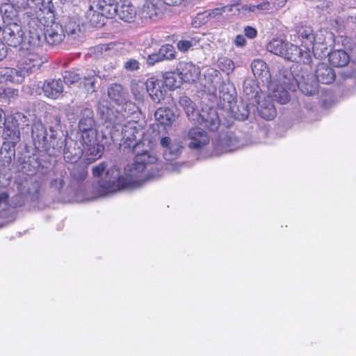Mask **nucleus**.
I'll list each match as a JSON object with an SVG mask.
<instances>
[{"mask_svg":"<svg viewBox=\"0 0 356 356\" xmlns=\"http://www.w3.org/2000/svg\"><path fill=\"white\" fill-rule=\"evenodd\" d=\"M182 74L188 79V81H194L200 73L197 67L192 63H186L185 68L183 70Z\"/></svg>","mask_w":356,"mask_h":356,"instance_id":"obj_36","label":"nucleus"},{"mask_svg":"<svg viewBox=\"0 0 356 356\" xmlns=\"http://www.w3.org/2000/svg\"><path fill=\"white\" fill-rule=\"evenodd\" d=\"M44 4V0H26V6L33 13L42 8Z\"/></svg>","mask_w":356,"mask_h":356,"instance_id":"obj_42","label":"nucleus"},{"mask_svg":"<svg viewBox=\"0 0 356 356\" xmlns=\"http://www.w3.org/2000/svg\"><path fill=\"white\" fill-rule=\"evenodd\" d=\"M298 87L301 91L307 95H312L317 91V84L316 83L310 86L306 83H300Z\"/></svg>","mask_w":356,"mask_h":356,"instance_id":"obj_40","label":"nucleus"},{"mask_svg":"<svg viewBox=\"0 0 356 356\" xmlns=\"http://www.w3.org/2000/svg\"><path fill=\"white\" fill-rule=\"evenodd\" d=\"M257 30L252 26H246V38H254L257 36Z\"/></svg>","mask_w":356,"mask_h":356,"instance_id":"obj_51","label":"nucleus"},{"mask_svg":"<svg viewBox=\"0 0 356 356\" xmlns=\"http://www.w3.org/2000/svg\"><path fill=\"white\" fill-rule=\"evenodd\" d=\"M96 73L93 70H88L83 79L84 88L89 92L96 91L95 88Z\"/></svg>","mask_w":356,"mask_h":356,"instance_id":"obj_31","label":"nucleus"},{"mask_svg":"<svg viewBox=\"0 0 356 356\" xmlns=\"http://www.w3.org/2000/svg\"><path fill=\"white\" fill-rule=\"evenodd\" d=\"M64 36L63 29L58 24H50L45 29L42 26H31L29 23L28 38L30 46L33 47H41L44 41L50 45L58 44Z\"/></svg>","mask_w":356,"mask_h":356,"instance_id":"obj_3","label":"nucleus"},{"mask_svg":"<svg viewBox=\"0 0 356 356\" xmlns=\"http://www.w3.org/2000/svg\"><path fill=\"white\" fill-rule=\"evenodd\" d=\"M44 95L51 99H58L63 92V84L60 79L45 80L42 86Z\"/></svg>","mask_w":356,"mask_h":356,"instance_id":"obj_15","label":"nucleus"},{"mask_svg":"<svg viewBox=\"0 0 356 356\" xmlns=\"http://www.w3.org/2000/svg\"><path fill=\"white\" fill-rule=\"evenodd\" d=\"M0 99H6V88H0Z\"/></svg>","mask_w":356,"mask_h":356,"instance_id":"obj_58","label":"nucleus"},{"mask_svg":"<svg viewBox=\"0 0 356 356\" xmlns=\"http://www.w3.org/2000/svg\"><path fill=\"white\" fill-rule=\"evenodd\" d=\"M117 16L124 22L132 23L137 17V10L131 0H120L118 2Z\"/></svg>","mask_w":356,"mask_h":356,"instance_id":"obj_10","label":"nucleus"},{"mask_svg":"<svg viewBox=\"0 0 356 356\" xmlns=\"http://www.w3.org/2000/svg\"><path fill=\"white\" fill-rule=\"evenodd\" d=\"M67 153H68L67 152H65L66 157H67V159H70V156H68V155H67Z\"/></svg>","mask_w":356,"mask_h":356,"instance_id":"obj_62","label":"nucleus"},{"mask_svg":"<svg viewBox=\"0 0 356 356\" xmlns=\"http://www.w3.org/2000/svg\"><path fill=\"white\" fill-rule=\"evenodd\" d=\"M230 10L231 6H225L207 10L205 11V13H207V17H211V21H215L219 19L224 13Z\"/></svg>","mask_w":356,"mask_h":356,"instance_id":"obj_35","label":"nucleus"},{"mask_svg":"<svg viewBox=\"0 0 356 356\" xmlns=\"http://www.w3.org/2000/svg\"><path fill=\"white\" fill-rule=\"evenodd\" d=\"M6 54L7 48L5 44L0 40V61L6 57Z\"/></svg>","mask_w":356,"mask_h":356,"instance_id":"obj_53","label":"nucleus"},{"mask_svg":"<svg viewBox=\"0 0 356 356\" xmlns=\"http://www.w3.org/2000/svg\"><path fill=\"white\" fill-rule=\"evenodd\" d=\"M179 104L184 110L188 120L195 122L200 113L195 103L188 97L184 95L180 97Z\"/></svg>","mask_w":356,"mask_h":356,"instance_id":"obj_22","label":"nucleus"},{"mask_svg":"<svg viewBox=\"0 0 356 356\" xmlns=\"http://www.w3.org/2000/svg\"><path fill=\"white\" fill-rule=\"evenodd\" d=\"M252 72L254 77L263 83L269 82L270 74L267 65L260 59H255L251 63Z\"/></svg>","mask_w":356,"mask_h":356,"instance_id":"obj_21","label":"nucleus"},{"mask_svg":"<svg viewBox=\"0 0 356 356\" xmlns=\"http://www.w3.org/2000/svg\"><path fill=\"white\" fill-rule=\"evenodd\" d=\"M140 65L137 60L130 58L124 64V67L127 71H136L139 69Z\"/></svg>","mask_w":356,"mask_h":356,"instance_id":"obj_46","label":"nucleus"},{"mask_svg":"<svg viewBox=\"0 0 356 356\" xmlns=\"http://www.w3.org/2000/svg\"><path fill=\"white\" fill-rule=\"evenodd\" d=\"M195 122H197L211 131H217L220 124L218 113L214 111H211L207 115L200 113Z\"/></svg>","mask_w":356,"mask_h":356,"instance_id":"obj_16","label":"nucleus"},{"mask_svg":"<svg viewBox=\"0 0 356 356\" xmlns=\"http://www.w3.org/2000/svg\"><path fill=\"white\" fill-rule=\"evenodd\" d=\"M181 149L182 146L179 143H172L169 148L165 150V159L168 161L177 159L180 155Z\"/></svg>","mask_w":356,"mask_h":356,"instance_id":"obj_34","label":"nucleus"},{"mask_svg":"<svg viewBox=\"0 0 356 356\" xmlns=\"http://www.w3.org/2000/svg\"><path fill=\"white\" fill-rule=\"evenodd\" d=\"M218 67L222 71L229 74L234 69V63L228 58H222L218 61Z\"/></svg>","mask_w":356,"mask_h":356,"instance_id":"obj_38","label":"nucleus"},{"mask_svg":"<svg viewBox=\"0 0 356 356\" xmlns=\"http://www.w3.org/2000/svg\"><path fill=\"white\" fill-rule=\"evenodd\" d=\"M26 15L30 18V20L28 22L29 27V23H31V26L36 25V26H42V27H48L50 24H54V11L50 6H45L44 4L34 13L27 11Z\"/></svg>","mask_w":356,"mask_h":356,"instance_id":"obj_6","label":"nucleus"},{"mask_svg":"<svg viewBox=\"0 0 356 356\" xmlns=\"http://www.w3.org/2000/svg\"><path fill=\"white\" fill-rule=\"evenodd\" d=\"M161 60H163L159 52H158V54H150L147 58V63L150 66L154 65L156 63L160 62Z\"/></svg>","mask_w":356,"mask_h":356,"instance_id":"obj_48","label":"nucleus"},{"mask_svg":"<svg viewBox=\"0 0 356 356\" xmlns=\"http://www.w3.org/2000/svg\"><path fill=\"white\" fill-rule=\"evenodd\" d=\"M145 86L146 90L154 102L159 104L164 100L165 90L162 89L158 79L153 76L149 78L145 82Z\"/></svg>","mask_w":356,"mask_h":356,"instance_id":"obj_13","label":"nucleus"},{"mask_svg":"<svg viewBox=\"0 0 356 356\" xmlns=\"http://www.w3.org/2000/svg\"><path fill=\"white\" fill-rule=\"evenodd\" d=\"M35 145L46 151L56 149L58 146V141L54 134L51 135L49 140L45 127L42 124L35 125L31 131Z\"/></svg>","mask_w":356,"mask_h":356,"instance_id":"obj_7","label":"nucleus"},{"mask_svg":"<svg viewBox=\"0 0 356 356\" xmlns=\"http://www.w3.org/2000/svg\"><path fill=\"white\" fill-rule=\"evenodd\" d=\"M327 56L330 64L337 67L346 66L350 60L348 54L342 49L334 50L330 52Z\"/></svg>","mask_w":356,"mask_h":356,"instance_id":"obj_23","label":"nucleus"},{"mask_svg":"<svg viewBox=\"0 0 356 356\" xmlns=\"http://www.w3.org/2000/svg\"><path fill=\"white\" fill-rule=\"evenodd\" d=\"M316 80L323 84H330L335 79L334 70L325 63H319L316 69Z\"/></svg>","mask_w":356,"mask_h":356,"instance_id":"obj_19","label":"nucleus"},{"mask_svg":"<svg viewBox=\"0 0 356 356\" xmlns=\"http://www.w3.org/2000/svg\"><path fill=\"white\" fill-rule=\"evenodd\" d=\"M159 52L162 57V60H172L175 58L176 51L174 47L170 44H165L162 45Z\"/></svg>","mask_w":356,"mask_h":356,"instance_id":"obj_33","label":"nucleus"},{"mask_svg":"<svg viewBox=\"0 0 356 356\" xmlns=\"http://www.w3.org/2000/svg\"><path fill=\"white\" fill-rule=\"evenodd\" d=\"M14 5L15 4L12 3H4L1 5L0 10L3 23L8 25H13L17 29V11Z\"/></svg>","mask_w":356,"mask_h":356,"instance_id":"obj_18","label":"nucleus"},{"mask_svg":"<svg viewBox=\"0 0 356 356\" xmlns=\"http://www.w3.org/2000/svg\"><path fill=\"white\" fill-rule=\"evenodd\" d=\"M89 130H97L93 111L90 108H84L81 111L80 120L78 124V132H83Z\"/></svg>","mask_w":356,"mask_h":356,"instance_id":"obj_17","label":"nucleus"},{"mask_svg":"<svg viewBox=\"0 0 356 356\" xmlns=\"http://www.w3.org/2000/svg\"><path fill=\"white\" fill-rule=\"evenodd\" d=\"M78 159H74V154H72L70 162L74 163L70 170V176L76 181H83L88 175L87 164L77 163Z\"/></svg>","mask_w":356,"mask_h":356,"instance_id":"obj_27","label":"nucleus"},{"mask_svg":"<svg viewBox=\"0 0 356 356\" xmlns=\"http://www.w3.org/2000/svg\"><path fill=\"white\" fill-rule=\"evenodd\" d=\"M154 118L158 124L164 127H170L175 121L177 117L169 108L160 107L155 111Z\"/></svg>","mask_w":356,"mask_h":356,"instance_id":"obj_20","label":"nucleus"},{"mask_svg":"<svg viewBox=\"0 0 356 356\" xmlns=\"http://www.w3.org/2000/svg\"><path fill=\"white\" fill-rule=\"evenodd\" d=\"M63 79L65 84L71 85L81 80V76L74 70H67L64 72Z\"/></svg>","mask_w":356,"mask_h":356,"instance_id":"obj_37","label":"nucleus"},{"mask_svg":"<svg viewBox=\"0 0 356 356\" xmlns=\"http://www.w3.org/2000/svg\"><path fill=\"white\" fill-rule=\"evenodd\" d=\"M248 99L246 111H257L262 118L267 120H271L276 116V109L270 97H265L262 92L256 91Z\"/></svg>","mask_w":356,"mask_h":356,"instance_id":"obj_5","label":"nucleus"},{"mask_svg":"<svg viewBox=\"0 0 356 356\" xmlns=\"http://www.w3.org/2000/svg\"><path fill=\"white\" fill-rule=\"evenodd\" d=\"M9 199V195L7 192L0 193V205L7 204Z\"/></svg>","mask_w":356,"mask_h":356,"instance_id":"obj_55","label":"nucleus"},{"mask_svg":"<svg viewBox=\"0 0 356 356\" xmlns=\"http://www.w3.org/2000/svg\"><path fill=\"white\" fill-rule=\"evenodd\" d=\"M234 43L237 47H242L245 44V38L242 35H238L235 40Z\"/></svg>","mask_w":356,"mask_h":356,"instance_id":"obj_54","label":"nucleus"},{"mask_svg":"<svg viewBox=\"0 0 356 356\" xmlns=\"http://www.w3.org/2000/svg\"><path fill=\"white\" fill-rule=\"evenodd\" d=\"M125 92L123 86L118 83H112L108 88L109 98L118 104H120L125 99Z\"/></svg>","mask_w":356,"mask_h":356,"instance_id":"obj_28","label":"nucleus"},{"mask_svg":"<svg viewBox=\"0 0 356 356\" xmlns=\"http://www.w3.org/2000/svg\"><path fill=\"white\" fill-rule=\"evenodd\" d=\"M192 45L193 44L191 41L185 40H179L177 44L178 49L182 52L187 51Z\"/></svg>","mask_w":356,"mask_h":356,"instance_id":"obj_47","label":"nucleus"},{"mask_svg":"<svg viewBox=\"0 0 356 356\" xmlns=\"http://www.w3.org/2000/svg\"><path fill=\"white\" fill-rule=\"evenodd\" d=\"M104 152V146L98 141L90 146L79 147L77 152L74 154V159H80L85 155V163L89 165L102 157Z\"/></svg>","mask_w":356,"mask_h":356,"instance_id":"obj_8","label":"nucleus"},{"mask_svg":"<svg viewBox=\"0 0 356 356\" xmlns=\"http://www.w3.org/2000/svg\"><path fill=\"white\" fill-rule=\"evenodd\" d=\"M77 134L79 135L78 141L81 145L79 147L90 146L98 141L97 130H89Z\"/></svg>","mask_w":356,"mask_h":356,"instance_id":"obj_30","label":"nucleus"},{"mask_svg":"<svg viewBox=\"0 0 356 356\" xmlns=\"http://www.w3.org/2000/svg\"><path fill=\"white\" fill-rule=\"evenodd\" d=\"M298 38L305 48L302 51H308L309 57L312 52L314 56L321 57L325 55L324 50L327 46L334 42V35L326 29H321L316 33H313L310 27H302L298 31ZM312 58H310V60Z\"/></svg>","mask_w":356,"mask_h":356,"instance_id":"obj_2","label":"nucleus"},{"mask_svg":"<svg viewBox=\"0 0 356 356\" xmlns=\"http://www.w3.org/2000/svg\"><path fill=\"white\" fill-rule=\"evenodd\" d=\"M268 95L270 99H274L277 102L284 104L289 101V95L286 88L276 81L268 82Z\"/></svg>","mask_w":356,"mask_h":356,"instance_id":"obj_12","label":"nucleus"},{"mask_svg":"<svg viewBox=\"0 0 356 356\" xmlns=\"http://www.w3.org/2000/svg\"><path fill=\"white\" fill-rule=\"evenodd\" d=\"M15 158V151L10 152V154H6L4 156H2L1 158V162L2 165L5 167L9 168L11 165L13 161Z\"/></svg>","mask_w":356,"mask_h":356,"instance_id":"obj_44","label":"nucleus"},{"mask_svg":"<svg viewBox=\"0 0 356 356\" xmlns=\"http://www.w3.org/2000/svg\"><path fill=\"white\" fill-rule=\"evenodd\" d=\"M157 161L156 156L148 151L138 153L132 165L128 169L125 168V176L120 175V168L113 165L99 179V186L107 193L135 188L139 186L142 180L141 174L149 166L156 164Z\"/></svg>","mask_w":356,"mask_h":356,"instance_id":"obj_1","label":"nucleus"},{"mask_svg":"<svg viewBox=\"0 0 356 356\" xmlns=\"http://www.w3.org/2000/svg\"><path fill=\"white\" fill-rule=\"evenodd\" d=\"M4 124L3 131V139L4 140L18 142L20 140V131L17 120L12 121L11 123Z\"/></svg>","mask_w":356,"mask_h":356,"instance_id":"obj_25","label":"nucleus"},{"mask_svg":"<svg viewBox=\"0 0 356 356\" xmlns=\"http://www.w3.org/2000/svg\"><path fill=\"white\" fill-rule=\"evenodd\" d=\"M266 49L275 55L282 56L286 60L296 62L302 61L304 63H310L309 53L302 51L297 45L289 43L283 40L274 38L266 45Z\"/></svg>","mask_w":356,"mask_h":356,"instance_id":"obj_4","label":"nucleus"},{"mask_svg":"<svg viewBox=\"0 0 356 356\" xmlns=\"http://www.w3.org/2000/svg\"><path fill=\"white\" fill-rule=\"evenodd\" d=\"M163 2L168 6H177L180 5L183 0H163Z\"/></svg>","mask_w":356,"mask_h":356,"instance_id":"obj_56","label":"nucleus"},{"mask_svg":"<svg viewBox=\"0 0 356 356\" xmlns=\"http://www.w3.org/2000/svg\"><path fill=\"white\" fill-rule=\"evenodd\" d=\"M64 186V181L62 179H54L50 182V187L60 191Z\"/></svg>","mask_w":356,"mask_h":356,"instance_id":"obj_49","label":"nucleus"},{"mask_svg":"<svg viewBox=\"0 0 356 356\" xmlns=\"http://www.w3.org/2000/svg\"><path fill=\"white\" fill-rule=\"evenodd\" d=\"M270 3L269 1H264L257 5H248V9L252 12H264L268 10L270 8ZM248 9V5H246V10Z\"/></svg>","mask_w":356,"mask_h":356,"instance_id":"obj_39","label":"nucleus"},{"mask_svg":"<svg viewBox=\"0 0 356 356\" xmlns=\"http://www.w3.org/2000/svg\"><path fill=\"white\" fill-rule=\"evenodd\" d=\"M42 63V60L39 54L34 52H28L18 62L19 66L28 74L38 70Z\"/></svg>","mask_w":356,"mask_h":356,"instance_id":"obj_14","label":"nucleus"},{"mask_svg":"<svg viewBox=\"0 0 356 356\" xmlns=\"http://www.w3.org/2000/svg\"><path fill=\"white\" fill-rule=\"evenodd\" d=\"M17 143L15 141L4 140L2 144L1 154H3L4 152L10 154V152L15 151V147Z\"/></svg>","mask_w":356,"mask_h":356,"instance_id":"obj_45","label":"nucleus"},{"mask_svg":"<svg viewBox=\"0 0 356 356\" xmlns=\"http://www.w3.org/2000/svg\"><path fill=\"white\" fill-rule=\"evenodd\" d=\"M191 140L188 147L193 149H200L204 147L209 142L208 134L199 127L191 128L188 133Z\"/></svg>","mask_w":356,"mask_h":356,"instance_id":"obj_11","label":"nucleus"},{"mask_svg":"<svg viewBox=\"0 0 356 356\" xmlns=\"http://www.w3.org/2000/svg\"><path fill=\"white\" fill-rule=\"evenodd\" d=\"M163 83L169 90H174L179 87L177 74L175 72H166L163 74Z\"/></svg>","mask_w":356,"mask_h":356,"instance_id":"obj_32","label":"nucleus"},{"mask_svg":"<svg viewBox=\"0 0 356 356\" xmlns=\"http://www.w3.org/2000/svg\"><path fill=\"white\" fill-rule=\"evenodd\" d=\"M8 3H12V4H17L19 3V1L17 0H6Z\"/></svg>","mask_w":356,"mask_h":356,"instance_id":"obj_60","label":"nucleus"},{"mask_svg":"<svg viewBox=\"0 0 356 356\" xmlns=\"http://www.w3.org/2000/svg\"><path fill=\"white\" fill-rule=\"evenodd\" d=\"M287 0H277V1L275 2V6H276L278 8H282Z\"/></svg>","mask_w":356,"mask_h":356,"instance_id":"obj_57","label":"nucleus"},{"mask_svg":"<svg viewBox=\"0 0 356 356\" xmlns=\"http://www.w3.org/2000/svg\"><path fill=\"white\" fill-rule=\"evenodd\" d=\"M161 14L160 8L153 1H146L142 7L140 17L143 19L156 20Z\"/></svg>","mask_w":356,"mask_h":356,"instance_id":"obj_24","label":"nucleus"},{"mask_svg":"<svg viewBox=\"0 0 356 356\" xmlns=\"http://www.w3.org/2000/svg\"><path fill=\"white\" fill-rule=\"evenodd\" d=\"M64 30L68 35H73L76 33V31H79V25L75 22L69 20L64 25Z\"/></svg>","mask_w":356,"mask_h":356,"instance_id":"obj_41","label":"nucleus"},{"mask_svg":"<svg viewBox=\"0 0 356 356\" xmlns=\"http://www.w3.org/2000/svg\"><path fill=\"white\" fill-rule=\"evenodd\" d=\"M231 99H233V98L232 97V96H230V97H229V99H227V102H231Z\"/></svg>","mask_w":356,"mask_h":356,"instance_id":"obj_61","label":"nucleus"},{"mask_svg":"<svg viewBox=\"0 0 356 356\" xmlns=\"http://www.w3.org/2000/svg\"><path fill=\"white\" fill-rule=\"evenodd\" d=\"M3 114H4V112H3V109L0 108V128L1 127Z\"/></svg>","mask_w":356,"mask_h":356,"instance_id":"obj_59","label":"nucleus"},{"mask_svg":"<svg viewBox=\"0 0 356 356\" xmlns=\"http://www.w3.org/2000/svg\"><path fill=\"white\" fill-rule=\"evenodd\" d=\"M19 91L17 89L11 88H6V99H15L18 96Z\"/></svg>","mask_w":356,"mask_h":356,"instance_id":"obj_50","label":"nucleus"},{"mask_svg":"<svg viewBox=\"0 0 356 356\" xmlns=\"http://www.w3.org/2000/svg\"><path fill=\"white\" fill-rule=\"evenodd\" d=\"M245 83V81H243L242 83V86H244Z\"/></svg>","mask_w":356,"mask_h":356,"instance_id":"obj_63","label":"nucleus"},{"mask_svg":"<svg viewBox=\"0 0 356 356\" xmlns=\"http://www.w3.org/2000/svg\"><path fill=\"white\" fill-rule=\"evenodd\" d=\"M107 164L103 161L92 168V175L95 177H100L106 169Z\"/></svg>","mask_w":356,"mask_h":356,"instance_id":"obj_43","label":"nucleus"},{"mask_svg":"<svg viewBox=\"0 0 356 356\" xmlns=\"http://www.w3.org/2000/svg\"><path fill=\"white\" fill-rule=\"evenodd\" d=\"M160 143H161V145L163 147L166 148V149L168 148H169V147H170V145L172 144V143H171L170 138L168 136L162 137L161 138Z\"/></svg>","mask_w":356,"mask_h":356,"instance_id":"obj_52","label":"nucleus"},{"mask_svg":"<svg viewBox=\"0 0 356 356\" xmlns=\"http://www.w3.org/2000/svg\"><path fill=\"white\" fill-rule=\"evenodd\" d=\"M245 83V81H243L242 83V86H244Z\"/></svg>","mask_w":356,"mask_h":356,"instance_id":"obj_64","label":"nucleus"},{"mask_svg":"<svg viewBox=\"0 0 356 356\" xmlns=\"http://www.w3.org/2000/svg\"><path fill=\"white\" fill-rule=\"evenodd\" d=\"M19 26L16 29L13 25H8L3 28L2 33L3 40L8 45L15 46L17 42V34L19 32Z\"/></svg>","mask_w":356,"mask_h":356,"instance_id":"obj_29","label":"nucleus"},{"mask_svg":"<svg viewBox=\"0 0 356 356\" xmlns=\"http://www.w3.org/2000/svg\"><path fill=\"white\" fill-rule=\"evenodd\" d=\"M29 75L25 70L17 64V68L0 67V81L10 82L12 83H22Z\"/></svg>","mask_w":356,"mask_h":356,"instance_id":"obj_9","label":"nucleus"},{"mask_svg":"<svg viewBox=\"0 0 356 356\" xmlns=\"http://www.w3.org/2000/svg\"><path fill=\"white\" fill-rule=\"evenodd\" d=\"M97 6L99 10L97 16L100 15L101 17L104 16L107 18H113L117 16L118 2H111V0H108V2L106 0H97Z\"/></svg>","mask_w":356,"mask_h":356,"instance_id":"obj_26","label":"nucleus"}]
</instances>
